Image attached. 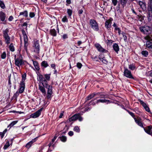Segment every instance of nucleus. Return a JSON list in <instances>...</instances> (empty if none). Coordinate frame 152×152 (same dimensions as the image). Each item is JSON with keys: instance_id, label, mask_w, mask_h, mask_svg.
Here are the masks:
<instances>
[{"instance_id": "774afa93", "label": "nucleus", "mask_w": 152, "mask_h": 152, "mask_svg": "<svg viewBox=\"0 0 152 152\" xmlns=\"http://www.w3.org/2000/svg\"><path fill=\"white\" fill-rule=\"evenodd\" d=\"M112 3L114 6L116 5L118 2L117 0H112Z\"/></svg>"}, {"instance_id": "412c9836", "label": "nucleus", "mask_w": 152, "mask_h": 152, "mask_svg": "<svg viewBox=\"0 0 152 152\" xmlns=\"http://www.w3.org/2000/svg\"><path fill=\"white\" fill-rule=\"evenodd\" d=\"M32 61H33V65L35 69L37 71H39L40 69L38 61H34L33 60H32Z\"/></svg>"}, {"instance_id": "37998d69", "label": "nucleus", "mask_w": 152, "mask_h": 152, "mask_svg": "<svg viewBox=\"0 0 152 152\" xmlns=\"http://www.w3.org/2000/svg\"><path fill=\"white\" fill-rule=\"evenodd\" d=\"M138 100L140 102V104L142 105V106L144 108L147 105L146 104V103L142 101L140 99H139Z\"/></svg>"}, {"instance_id": "13d9d810", "label": "nucleus", "mask_w": 152, "mask_h": 152, "mask_svg": "<svg viewBox=\"0 0 152 152\" xmlns=\"http://www.w3.org/2000/svg\"><path fill=\"white\" fill-rule=\"evenodd\" d=\"M127 112L134 119V118H135V115L134 114L130 111L129 110H127Z\"/></svg>"}, {"instance_id": "09e8293b", "label": "nucleus", "mask_w": 152, "mask_h": 152, "mask_svg": "<svg viewBox=\"0 0 152 152\" xmlns=\"http://www.w3.org/2000/svg\"><path fill=\"white\" fill-rule=\"evenodd\" d=\"M126 33L123 32L122 33V34L123 35V36L124 37V40L125 42H126L127 41V37L126 35Z\"/></svg>"}, {"instance_id": "58836bf2", "label": "nucleus", "mask_w": 152, "mask_h": 152, "mask_svg": "<svg viewBox=\"0 0 152 152\" xmlns=\"http://www.w3.org/2000/svg\"><path fill=\"white\" fill-rule=\"evenodd\" d=\"M48 89L47 93L53 94V87L52 86H49V87L47 88Z\"/></svg>"}, {"instance_id": "3c124183", "label": "nucleus", "mask_w": 152, "mask_h": 152, "mask_svg": "<svg viewBox=\"0 0 152 152\" xmlns=\"http://www.w3.org/2000/svg\"><path fill=\"white\" fill-rule=\"evenodd\" d=\"M26 73H24L22 75V81H25L26 79Z\"/></svg>"}, {"instance_id": "4c0bfd02", "label": "nucleus", "mask_w": 152, "mask_h": 152, "mask_svg": "<svg viewBox=\"0 0 152 152\" xmlns=\"http://www.w3.org/2000/svg\"><path fill=\"white\" fill-rule=\"evenodd\" d=\"M10 146V144L9 141H7L6 142V144L4 145V147L3 149L4 150L7 149Z\"/></svg>"}, {"instance_id": "b1692460", "label": "nucleus", "mask_w": 152, "mask_h": 152, "mask_svg": "<svg viewBox=\"0 0 152 152\" xmlns=\"http://www.w3.org/2000/svg\"><path fill=\"white\" fill-rule=\"evenodd\" d=\"M37 75L39 77V78H37L38 81H39L40 83L42 82V81L44 80H45L42 75L40 74L38 75V74H37Z\"/></svg>"}, {"instance_id": "c9c22d12", "label": "nucleus", "mask_w": 152, "mask_h": 152, "mask_svg": "<svg viewBox=\"0 0 152 152\" xmlns=\"http://www.w3.org/2000/svg\"><path fill=\"white\" fill-rule=\"evenodd\" d=\"M50 74H46L44 75V76L45 77V80H46V81H48L50 80Z\"/></svg>"}, {"instance_id": "052dcab7", "label": "nucleus", "mask_w": 152, "mask_h": 152, "mask_svg": "<svg viewBox=\"0 0 152 152\" xmlns=\"http://www.w3.org/2000/svg\"><path fill=\"white\" fill-rule=\"evenodd\" d=\"M20 87H22L25 88V81H20Z\"/></svg>"}, {"instance_id": "49530a36", "label": "nucleus", "mask_w": 152, "mask_h": 152, "mask_svg": "<svg viewBox=\"0 0 152 152\" xmlns=\"http://www.w3.org/2000/svg\"><path fill=\"white\" fill-rule=\"evenodd\" d=\"M72 10L70 9H67V13L69 17H70L72 13Z\"/></svg>"}, {"instance_id": "473e14b6", "label": "nucleus", "mask_w": 152, "mask_h": 152, "mask_svg": "<svg viewBox=\"0 0 152 152\" xmlns=\"http://www.w3.org/2000/svg\"><path fill=\"white\" fill-rule=\"evenodd\" d=\"M18 122V121H12L10 124H9L7 126V127H10V128L12 127L14 125H15Z\"/></svg>"}, {"instance_id": "c03bdc74", "label": "nucleus", "mask_w": 152, "mask_h": 152, "mask_svg": "<svg viewBox=\"0 0 152 152\" xmlns=\"http://www.w3.org/2000/svg\"><path fill=\"white\" fill-rule=\"evenodd\" d=\"M127 1L126 0H120V3L122 6L124 7L126 4Z\"/></svg>"}, {"instance_id": "2f4dec72", "label": "nucleus", "mask_w": 152, "mask_h": 152, "mask_svg": "<svg viewBox=\"0 0 152 152\" xmlns=\"http://www.w3.org/2000/svg\"><path fill=\"white\" fill-rule=\"evenodd\" d=\"M69 129V128L68 127H67V125H66L65 127H64L63 130V131H64V132H63L61 133V134H65L67 132V131Z\"/></svg>"}, {"instance_id": "bb28decb", "label": "nucleus", "mask_w": 152, "mask_h": 152, "mask_svg": "<svg viewBox=\"0 0 152 152\" xmlns=\"http://www.w3.org/2000/svg\"><path fill=\"white\" fill-rule=\"evenodd\" d=\"M41 66L43 67L44 68H46L49 66L47 61H42L41 63Z\"/></svg>"}, {"instance_id": "8fccbe9b", "label": "nucleus", "mask_w": 152, "mask_h": 152, "mask_svg": "<svg viewBox=\"0 0 152 152\" xmlns=\"http://www.w3.org/2000/svg\"><path fill=\"white\" fill-rule=\"evenodd\" d=\"M68 20L66 15L64 16L62 19V21L64 23H67Z\"/></svg>"}, {"instance_id": "f257e3e1", "label": "nucleus", "mask_w": 152, "mask_h": 152, "mask_svg": "<svg viewBox=\"0 0 152 152\" xmlns=\"http://www.w3.org/2000/svg\"><path fill=\"white\" fill-rule=\"evenodd\" d=\"M41 83H42V86L39 84V89L43 95H45L46 93L45 88H47L48 87H49V86H51V85H49L48 83V81H46V80H44L42 81V82Z\"/></svg>"}, {"instance_id": "a19ab883", "label": "nucleus", "mask_w": 152, "mask_h": 152, "mask_svg": "<svg viewBox=\"0 0 152 152\" xmlns=\"http://www.w3.org/2000/svg\"><path fill=\"white\" fill-rule=\"evenodd\" d=\"M0 7L3 9H4L5 8V6L4 1L1 0H0Z\"/></svg>"}, {"instance_id": "0eeeda50", "label": "nucleus", "mask_w": 152, "mask_h": 152, "mask_svg": "<svg viewBox=\"0 0 152 152\" xmlns=\"http://www.w3.org/2000/svg\"><path fill=\"white\" fill-rule=\"evenodd\" d=\"M93 96L94 97L97 95H99V97H97L96 98H100L108 99L110 98L109 97L108 94H105L102 92H94L92 93Z\"/></svg>"}, {"instance_id": "f704fd0d", "label": "nucleus", "mask_w": 152, "mask_h": 152, "mask_svg": "<svg viewBox=\"0 0 152 152\" xmlns=\"http://www.w3.org/2000/svg\"><path fill=\"white\" fill-rule=\"evenodd\" d=\"M7 131V130L6 129L4 130L3 132H0V135L1 139L3 138L4 136V134L6 133Z\"/></svg>"}, {"instance_id": "c756f323", "label": "nucleus", "mask_w": 152, "mask_h": 152, "mask_svg": "<svg viewBox=\"0 0 152 152\" xmlns=\"http://www.w3.org/2000/svg\"><path fill=\"white\" fill-rule=\"evenodd\" d=\"M147 9L148 11L151 12L152 13V2L150 1V3L148 4Z\"/></svg>"}, {"instance_id": "6e6d98bb", "label": "nucleus", "mask_w": 152, "mask_h": 152, "mask_svg": "<svg viewBox=\"0 0 152 152\" xmlns=\"http://www.w3.org/2000/svg\"><path fill=\"white\" fill-rule=\"evenodd\" d=\"M103 54L101 53L98 56V58L101 61L104 58H105Z\"/></svg>"}, {"instance_id": "680f3d73", "label": "nucleus", "mask_w": 152, "mask_h": 152, "mask_svg": "<svg viewBox=\"0 0 152 152\" xmlns=\"http://www.w3.org/2000/svg\"><path fill=\"white\" fill-rule=\"evenodd\" d=\"M6 56V54L5 52H4L1 55V58L2 59H5Z\"/></svg>"}, {"instance_id": "ea45409f", "label": "nucleus", "mask_w": 152, "mask_h": 152, "mask_svg": "<svg viewBox=\"0 0 152 152\" xmlns=\"http://www.w3.org/2000/svg\"><path fill=\"white\" fill-rule=\"evenodd\" d=\"M95 100V99H94V100H91V101H90L88 103H87V105L88 106H90L91 105H94L96 103V101L95 102H94V101Z\"/></svg>"}, {"instance_id": "f03ea898", "label": "nucleus", "mask_w": 152, "mask_h": 152, "mask_svg": "<svg viewBox=\"0 0 152 152\" xmlns=\"http://www.w3.org/2000/svg\"><path fill=\"white\" fill-rule=\"evenodd\" d=\"M139 29L141 33L147 35L151 33L152 30V28L148 26H141Z\"/></svg>"}, {"instance_id": "39448f33", "label": "nucleus", "mask_w": 152, "mask_h": 152, "mask_svg": "<svg viewBox=\"0 0 152 152\" xmlns=\"http://www.w3.org/2000/svg\"><path fill=\"white\" fill-rule=\"evenodd\" d=\"M89 24L91 27L94 31H97L99 30L98 24L96 21L93 19H91L89 21Z\"/></svg>"}, {"instance_id": "9b49d317", "label": "nucleus", "mask_w": 152, "mask_h": 152, "mask_svg": "<svg viewBox=\"0 0 152 152\" xmlns=\"http://www.w3.org/2000/svg\"><path fill=\"white\" fill-rule=\"evenodd\" d=\"M94 45L98 51L99 52L107 53L108 52L107 50L103 48L101 45L99 43H96Z\"/></svg>"}, {"instance_id": "7c9ffc66", "label": "nucleus", "mask_w": 152, "mask_h": 152, "mask_svg": "<svg viewBox=\"0 0 152 152\" xmlns=\"http://www.w3.org/2000/svg\"><path fill=\"white\" fill-rule=\"evenodd\" d=\"M22 34L23 35V37H24V40L25 39H28V38L27 37V35L26 32L23 29L21 30Z\"/></svg>"}, {"instance_id": "6e6552de", "label": "nucleus", "mask_w": 152, "mask_h": 152, "mask_svg": "<svg viewBox=\"0 0 152 152\" xmlns=\"http://www.w3.org/2000/svg\"><path fill=\"white\" fill-rule=\"evenodd\" d=\"M124 76L126 77L131 79H134V77L132 75L131 71L127 68H124Z\"/></svg>"}, {"instance_id": "de8ad7c7", "label": "nucleus", "mask_w": 152, "mask_h": 152, "mask_svg": "<svg viewBox=\"0 0 152 152\" xmlns=\"http://www.w3.org/2000/svg\"><path fill=\"white\" fill-rule=\"evenodd\" d=\"M32 141H30L29 142L27 143L26 144L25 147L29 149L32 145Z\"/></svg>"}, {"instance_id": "aec40b11", "label": "nucleus", "mask_w": 152, "mask_h": 152, "mask_svg": "<svg viewBox=\"0 0 152 152\" xmlns=\"http://www.w3.org/2000/svg\"><path fill=\"white\" fill-rule=\"evenodd\" d=\"M20 16H22L23 17L27 18L28 17V12L27 10H25L23 12H21L19 13L18 17Z\"/></svg>"}, {"instance_id": "6ab92c4d", "label": "nucleus", "mask_w": 152, "mask_h": 152, "mask_svg": "<svg viewBox=\"0 0 152 152\" xmlns=\"http://www.w3.org/2000/svg\"><path fill=\"white\" fill-rule=\"evenodd\" d=\"M139 4L143 11H145L146 10V6L145 2L140 1L139 2Z\"/></svg>"}, {"instance_id": "9d476101", "label": "nucleus", "mask_w": 152, "mask_h": 152, "mask_svg": "<svg viewBox=\"0 0 152 152\" xmlns=\"http://www.w3.org/2000/svg\"><path fill=\"white\" fill-rule=\"evenodd\" d=\"M145 132L147 133L152 136V126L149 125L145 127H144L143 126V127H142Z\"/></svg>"}, {"instance_id": "423d86ee", "label": "nucleus", "mask_w": 152, "mask_h": 152, "mask_svg": "<svg viewBox=\"0 0 152 152\" xmlns=\"http://www.w3.org/2000/svg\"><path fill=\"white\" fill-rule=\"evenodd\" d=\"M9 31V30L8 28H7L5 30L3 31V37L5 39L6 43L7 45L9 44L10 41V38L8 34Z\"/></svg>"}, {"instance_id": "dca6fc26", "label": "nucleus", "mask_w": 152, "mask_h": 152, "mask_svg": "<svg viewBox=\"0 0 152 152\" xmlns=\"http://www.w3.org/2000/svg\"><path fill=\"white\" fill-rule=\"evenodd\" d=\"M100 102L106 103V104H108L112 103V102L110 100L106 99H99L96 101V103H98Z\"/></svg>"}, {"instance_id": "2eb2a0df", "label": "nucleus", "mask_w": 152, "mask_h": 152, "mask_svg": "<svg viewBox=\"0 0 152 152\" xmlns=\"http://www.w3.org/2000/svg\"><path fill=\"white\" fill-rule=\"evenodd\" d=\"M137 117L134 118L135 123L140 127H143V123L141 121V118L138 116H137Z\"/></svg>"}, {"instance_id": "4468645a", "label": "nucleus", "mask_w": 152, "mask_h": 152, "mask_svg": "<svg viewBox=\"0 0 152 152\" xmlns=\"http://www.w3.org/2000/svg\"><path fill=\"white\" fill-rule=\"evenodd\" d=\"M145 44L144 45L145 46V49L148 50H152V42L148 40H146Z\"/></svg>"}, {"instance_id": "603ef678", "label": "nucleus", "mask_w": 152, "mask_h": 152, "mask_svg": "<svg viewBox=\"0 0 152 152\" xmlns=\"http://www.w3.org/2000/svg\"><path fill=\"white\" fill-rule=\"evenodd\" d=\"M73 130L77 132H79L80 129L78 126H76L74 127Z\"/></svg>"}, {"instance_id": "e433bc0d", "label": "nucleus", "mask_w": 152, "mask_h": 152, "mask_svg": "<svg viewBox=\"0 0 152 152\" xmlns=\"http://www.w3.org/2000/svg\"><path fill=\"white\" fill-rule=\"evenodd\" d=\"M141 54L144 57H147L148 55V53L146 50H143L141 52Z\"/></svg>"}, {"instance_id": "864d4df0", "label": "nucleus", "mask_w": 152, "mask_h": 152, "mask_svg": "<svg viewBox=\"0 0 152 152\" xmlns=\"http://www.w3.org/2000/svg\"><path fill=\"white\" fill-rule=\"evenodd\" d=\"M131 11H132V13L136 15H137V16L138 17H140V14L139 15V14H138V13L136 12V11H135V10L134 9L133 7H132L131 8Z\"/></svg>"}, {"instance_id": "1a4fd4ad", "label": "nucleus", "mask_w": 152, "mask_h": 152, "mask_svg": "<svg viewBox=\"0 0 152 152\" xmlns=\"http://www.w3.org/2000/svg\"><path fill=\"white\" fill-rule=\"evenodd\" d=\"M33 47L35 48L34 50V52L37 53V54H39L40 51V46L38 40H37L34 42Z\"/></svg>"}, {"instance_id": "ddd939ff", "label": "nucleus", "mask_w": 152, "mask_h": 152, "mask_svg": "<svg viewBox=\"0 0 152 152\" xmlns=\"http://www.w3.org/2000/svg\"><path fill=\"white\" fill-rule=\"evenodd\" d=\"M112 20L113 19L111 18L105 21V26L108 30H110Z\"/></svg>"}, {"instance_id": "5701e85b", "label": "nucleus", "mask_w": 152, "mask_h": 152, "mask_svg": "<svg viewBox=\"0 0 152 152\" xmlns=\"http://www.w3.org/2000/svg\"><path fill=\"white\" fill-rule=\"evenodd\" d=\"M144 39L145 40H148L152 42V30L151 31V33L148 34L144 37Z\"/></svg>"}, {"instance_id": "338daca9", "label": "nucleus", "mask_w": 152, "mask_h": 152, "mask_svg": "<svg viewBox=\"0 0 152 152\" xmlns=\"http://www.w3.org/2000/svg\"><path fill=\"white\" fill-rule=\"evenodd\" d=\"M115 30L117 31L118 30V34L120 35L121 34V29L119 28L118 27H116L115 28Z\"/></svg>"}, {"instance_id": "7ed1b4c3", "label": "nucleus", "mask_w": 152, "mask_h": 152, "mask_svg": "<svg viewBox=\"0 0 152 152\" xmlns=\"http://www.w3.org/2000/svg\"><path fill=\"white\" fill-rule=\"evenodd\" d=\"M78 119L80 121H82L83 120V118L81 116L80 113H76L73 115L67 120L66 123L69 124L72 121H75Z\"/></svg>"}, {"instance_id": "e2e57ef3", "label": "nucleus", "mask_w": 152, "mask_h": 152, "mask_svg": "<svg viewBox=\"0 0 152 152\" xmlns=\"http://www.w3.org/2000/svg\"><path fill=\"white\" fill-rule=\"evenodd\" d=\"M35 13L34 12H30L29 13V17L31 18H33L34 17V16H35Z\"/></svg>"}, {"instance_id": "a878e982", "label": "nucleus", "mask_w": 152, "mask_h": 152, "mask_svg": "<svg viewBox=\"0 0 152 152\" xmlns=\"http://www.w3.org/2000/svg\"><path fill=\"white\" fill-rule=\"evenodd\" d=\"M94 96H93L92 94H89L85 99V102H87L90 100H91V99L93 98L94 97Z\"/></svg>"}, {"instance_id": "0e129e2a", "label": "nucleus", "mask_w": 152, "mask_h": 152, "mask_svg": "<svg viewBox=\"0 0 152 152\" xmlns=\"http://www.w3.org/2000/svg\"><path fill=\"white\" fill-rule=\"evenodd\" d=\"M76 66L78 69H80L82 66V64L78 62Z\"/></svg>"}, {"instance_id": "20e7f679", "label": "nucleus", "mask_w": 152, "mask_h": 152, "mask_svg": "<svg viewBox=\"0 0 152 152\" xmlns=\"http://www.w3.org/2000/svg\"><path fill=\"white\" fill-rule=\"evenodd\" d=\"M15 60V64L17 66L20 67V66L23 65L25 64L24 61L23 60L21 55H20L19 58H16V56H14Z\"/></svg>"}, {"instance_id": "f8f14e48", "label": "nucleus", "mask_w": 152, "mask_h": 152, "mask_svg": "<svg viewBox=\"0 0 152 152\" xmlns=\"http://www.w3.org/2000/svg\"><path fill=\"white\" fill-rule=\"evenodd\" d=\"M43 109V107L41 108L40 109L38 110L35 113L31 114V115H30L31 117L33 118H35L39 117V115H41V112Z\"/></svg>"}, {"instance_id": "393cba45", "label": "nucleus", "mask_w": 152, "mask_h": 152, "mask_svg": "<svg viewBox=\"0 0 152 152\" xmlns=\"http://www.w3.org/2000/svg\"><path fill=\"white\" fill-rule=\"evenodd\" d=\"M58 138L60 139L61 142H65L67 139L66 137L64 135L60 136L58 137Z\"/></svg>"}, {"instance_id": "72a5a7b5", "label": "nucleus", "mask_w": 152, "mask_h": 152, "mask_svg": "<svg viewBox=\"0 0 152 152\" xmlns=\"http://www.w3.org/2000/svg\"><path fill=\"white\" fill-rule=\"evenodd\" d=\"M9 48L11 51L14 52L15 51V48L13 43H11L9 46Z\"/></svg>"}, {"instance_id": "c85d7f7f", "label": "nucleus", "mask_w": 152, "mask_h": 152, "mask_svg": "<svg viewBox=\"0 0 152 152\" xmlns=\"http://www.w3.org/2000/svg\"><path fill=\"white\" fill-rule=\"evenodd\" d=\"M129 68L131 70L133 71L136 69L135 64L132 63L131 64L129 65Z\"/></svg>"}, {"instance_id": "a18cd8bd", "label": "nucleus", "mask_w": 152, "mask_h": 152, "mask_svg": "<svg viewBox=\"0 0 152 152\" xmlns=\"http://www.w3.org/2000/svg\"><path fill=\"white\" fill-rule=\"evenodd\" d=\"M144 108L145 109L146 111L149 113L152 116V113L151 112L149 107L148 105L145 107Z\"/></svg>"}, {"instance_id": "4d7b16f0", "label": "nucleus", "mask_w": 152, "mask_h": 152, "mask_svg": "<svg viewBox=\"0 0 152 152\" xmlns=\"http://www.w3.org/2000/svg\"><path fill=\"white\" fill-rule=\"evenodd\" d=\"M134 111L136 112V113L140 115V113H141V111L139 110V108L138 107H135L134 110Z\"/></svg>"}, {"instance_id": "5fc2aeb1", "label": "nucleus", "mask_w": 152, "mask_h": 152, "mask_svg": "<svg viewBox=\"0 0 152 152\" xmlns=\"http://www.w3.org/2000/svg\"><path fill=\"white\" fill-rule=\"evenodd\" d=\"M25 89V88L24 87H20L19 90V93L21 94L23 92Z\"/></svg>"}, {"instance_id": "69168bd1", "label": "nucleus", "mask_w": 152, "mask_h": 152, "mask_svg": "<svg viewBox=\"0 0 152 152\" xmlns=\"http://www.w3.org/2000/svg\"><path fill=\"white\" fill-rule=\"evenodd\" d=\"M48 95L46 96V97L48 99H49L51 98L52 96V93H47Z\"/></svg>"}, {"instance_id": "cd10ccee", "label": "nucleus", "mask_w": 152, "mask_h": 152, "mask_svg": "<svg viewBox=\"0 0 152 152\" xmlns=\"http://www.w3.org/2000/svg\"><path fill=\"white\" fill-rule=\"evenodd\" d=\"M28 39H25L24 40V49L25 50L26 52L27 53L28 50H27V47L28 45Z\"/></svg>"}, {"instance_id": "bf43d9fd", "label": "nucleus", "mask_w": 152, "mask_h": 152, "mask_svg": "<svg viewBox=\"0 0 152 152\" xmlns=\"http://www.w3.org/2000/svg\"><path fill=\"white\" fill-rule=\"evenodd\" d=\"M101 61H102V62L103 63H104L105 64H107L108 63V61L106 59V58L105 57L103 59H102L101 60Z\"/></svg>"}, {"instance_id": "f3484780", "label": "nucleus", "mask_w": 152, "mask_h": 152, "mask_svg": "<svg viewBox=\"0 0 152 152\" xmlns=\"http://www.w3.org/2000/svg\"><path fill=\"white\" fill-rule=\"evenodd\" d=\"M6 18V14L2 11L0 12V19L1 21L6 22V20H5Z\"/></svg>"}, {"instance_id": "4be33fe9", "label": "nucleus", "mask_w": 152, "mask_h": 152, "mask_svg": "<svg viewBox=\"0 0 152 152\" xmlns=\"http://www.w3.org/2000/svg\"><path fill=\"white\" fill-rule=\"evenodd\" d=\"M49 32L50 35L53 37H56L57 36V31L54 28L50 29Z\"/></svg>"}, {"instance_id": "79ce46f5", "label": "nucleus", "mask_w": 152, "mask_h": 152, "mask_svg": "<svg viewBox=\"0 0 152 152\" xmlns=\"http://www.w3.org/2000/svg\"><path fill=\"white\" fill-rule=\"evenodd\" d=\"M114 42V41L111 40L107 39L106 42L107 44L108 45H111V44Z\"/></svg>"}, {"instance_id": "a211bd4d", "label": "nucleus", "mask_w": 152, "mask_h": 152, "mask_svg": "<svg viewBox=\"0 0 152 152\" xmlns=\"http://www.w3.org/2000/svg\"><path fill=\"white\" fill-rule=\"evenodd\" d=\"M113 48L115 52L118 54V52L120 50L118 44L116 43H114L113 45Z\"/></svg>"}]
</instances>
